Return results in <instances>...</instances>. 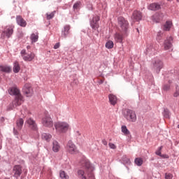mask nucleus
<instances>
[{
    "label": "nucleus",
    "instance_id": "24",
    "mask_svg": "<svg viewBox=\"0 0 179 179\" xmlns=\"http://www.w3.org/2000/svg\"><path fill=\"white\" fill-rule=\"evenodd\" d=\"M123 39L124 36H122V34L116 33L115 34V40L117 41V43H122Z\"/></svg>",
    "mask_w": 179,
    "mask_h": 179
},
{
    "label": "nucleus",
    "instance_id": "17",
    "mask_svg": "<svg viewBox=\"0 0 179 179\" xmlns=\"http://www.w3.org/2000/svg\"><path fill=\"white\" fill-rule=\"evenodd\" d=\"M16 20H17V24L21 26V27H26L27 23L26 22V20H24V19L22 17V16L17 15L16 17Z\"/></svg>",
    "mask_w": 179,
    "mask_h": 179
},
{
    "label": "nucleus",
    "instance_id": "48",
    "mask_svg": "<svg viewBox=\"0 0 179 179\" xmlns=\"http://www.w3.org/2000/svg\"><path fill=\"white\" fill-rule=\"evenodd\" d=\"M177 1V2H179V0H176Z\"/></svg>",
    "mask_w": 179,
    "mask_h": 179
},
{
    "label": "nucleus",
    "instance_id": "34",
    "mask_svg": "<svg viewBox=\"0 0 179 179\" xmlns=\"http://www.w3.org/2000/svg\"><path fill=\"white\" fill-rule=\"evenodd\" d=\"M163 115L164 118H170V115H171L170 110H169V109H164Z\"/></svg>",
    "mask_w": 179,
    "mask_h": 179
},
{
    "label": "nucleus",
    "instance_id": "22",
    "mask_svg": "<svg viewBox=\"0 0 179 179\" xmlns=\"http://www.w3.org/2000/svg\"><path fill=\"white\" fill-rule=\"evenodd\" d=\"M160 8V4L157 3H152L148 6V9H150V10H159Z\"/></svg>",
    "mask_w": 179,
    "mask_h": 179
},
{
    "label": "nucleus",
    "instance_id": "47",
    "mask_svg": "<svg viewBox=\"0 0 179 179\" xmlns=\"http://www.w3.org/2000/svg\"><path fill=\"white\" fill-rule=\"evenodd\" d=\"M159 22V20H156V22L157 23Z\"/></svg>",
    "mask_w": 179,
    "mask_h": 179
},
{
    "label": "nucleus",
    "instance_id": "12",
    "mask_svg": "<svg viewBox=\"0 0 179 179\" xmlns=\"http://www.w3.org/2000/svg\"><path fill=\"white\" fill-rule=\"evenodd\" d=\"M163 68V62L160 60H156L153 63V69L159 73L160 72V69Z\"/></svg>",
    "mask_w": 179,
    "mask_h": 179
},
{
    "label": "nucleus",
    "instance_id": "8",
    "mask_svg": "<svg viewBox=\"0 0 179 179\" xmlns=\"http://www.w3.org/2000/svg\"><path fill=\"white\" fill-rule=\"evenodd\" d=\"M21 57H22L24 61H29L30 62L31 60L34 59L36 55L31 52H27L26 50H22L21 51Z\"/></svg>",
    "mask_w": 179,
    "mask_h": 179
},
{
    "label": "nucleus",
    "instance_id": "11",
    "mask_svg": "<svg viewBox=\"0 0 179 179\" xmlns=\"http://www.w3.org/2000/svg\"><path fill=\"white\" fill-rule=\"evenodd\" d=\"M131 20H133L134 23H135V22H139V20H142V13L138 10L134 11L131 16Z\"/></svg>",
    "mask_w": 179,
    "mask_h": 179
},
{
    "label": "nucleus",
    "instance_id": "27",
    "mask_svg": "<svg viewBox=\"0 0 179 179\" xmlns=\"http://www.w3.org/2000/svg\"><path fill=\"white\" fill-rule=\"evenodd\" d=\"M19 71H20V66L19 65V62H15L13 66V72H15V73H17Z\"/></svg>",
    "mask_w": 179,
    "mask_h": 179
},
{
    "label": "nucleus",
    "instance_id": "25",
    "mask_svg": "<svg viewBox=\"0 0 179 179\" xmlns=\"http://www.w3.org/2000/svg\"><path fill=\"white\" fill-rule=\"evenodd\" d=\"M31 43H37L38 41V33L32 34L30 36Z\"/></svg>",
    "mask_w": 179,
    "mask_h": 179
},
{
    "label": "nucleus",
    "instance_id": "7",
    "mask_svg": "<svg viewBox=\"0 0 179 179\" xmlns=\"http://www.w3.org/2000/svg\"><path fill=\"white\" fill-rule=\"evenodd\" d=\"M42 124L43 127H47L48 128H51V127L54 125L52 119L48 114H45V116L42 118Z\"/></svg>",
    "mask_w": 179,
    "mask_h": 179
},
{
    "label": "nucleus",
    "instance_id": "15",
    "mask_svg": "<svg viewBox=\"0 0 179 179\" xmlns=\"http://www.w3.org/2000/svg\"><path fill=\"white\" fill-rule=\"evenodd\" d=\"M25 124H27L32 131H37V124L33 119L29 118L26 120Z\"/></svg>",
    "mask_w": 179,
    "mask_h": 179
},
{
    "label": "nucleus",
    "instance_id": "10",
    "mask_svg": "<svg viewBox=\"0 0 179 179\" xmlns=\"http://www.w3.org/2000/svg\"><path fill=\"white\" fill-rule=\"evenodd\" d=\"M99 20H100V17L96 15L91 21L90 26L93 30H97L99 29Z\"/></svg>",
    "mask_w": 179,
    "mask_h": 179
},
{
    "label": "nucleus",
    "instance_id": "28",
    "mask_svg": "<svg viewBox=\"0 0 179 179\" xmlns=\"http://www.w3.org/2000/svg\"><path fill=\"white\" fill-rule=\"evenodd\" d=\"M51 138H52L51 134H48L46 133H43L42 134V139H43L44 141H47V142H49V141L51 139Z\"/></svg>",
    "mask_w": 179,
    "mask_h": 179
},
{
    "label": "nucleus",
    "instance_id": "18",
    "mask_svg": "<svg viewBox=\"0 0 179 179\" xmlns=\"http://www.w3.org/2000/svg\"><path fill=\"white\" fill-rule=\"evenodd\" d=\"M61 150V145H59V143L57 141H53L52 142V150L55 153H58Z\"/></svg>",
    "mask_w": 179,
    "mask_h": 179
},
{
    "label": "nucleus",
    "instance_id": "45",
    "mask_svg": "<svg viewBox=\"0 0 179 179\" xmlns=\"http://www.w3.org/2000/svg\"><path fill=\"white\" fill-rule=\"evenodd\" d=\"M102 143H103V145H104L105 146H107V141L103 140V141H102Z\"/></svg>",
    "mask_w": 179,
    "mask_h": 179
},
{
    "label": "nucleus",
    "instance_id": "38",
    "mask_svg": "<svg viewBox=\"0 0 179 179\" xmlns=\"http://www.w3.org/2000/svg\"><path fill=\"white\" fill-rule=\"evenodd\" d=\"M108 146H109V148H110V149H117V145H115L114 143H108Z\"/></svg>",
    "mask_w": 179,
    "mask_h": 179
},
{
    "label": "nucleus",
    "instance_id": "49",
    "mask_svg": "<svg viewBox=\"0 0 179 179\" xmlns=\"http://www.w3.org/2000/svg\"><path fill=\"white\" fill-rule=\"evenodd\" d=\"M168 1H171V0H168Z\"/></svg>",
    "mask_w": 179,
    "mask_h": 179
},
{
    "label": "nucleus",
    "instance_id": "4",
    "mask_svg": "<svg viewBox=\"0 0 179 179\" xmlns=\"http://www.w3.org/2000/svg\"><path fill=\"white\" fill-rule=\"evenodd\" d=\"M55 128L57 132L59 134H65L69 129V124L66 122H57L55 123Z\"/></svg>",
    "mask_w": 179,
    "mask_h": 179
},
{
    "label": "nucleus",
    "instance_id": "39",
    "mask_svg": "<svg viewBox=\"0 0 179 179\" xmlns=\"http://www.w3.org/2000/svg\"><path fill=\"white\" fill-rule=\"evenodd\" d=\"M165 178L166 179H173V174L171 173H165Z\"/></svg>",
    "mask_w": 179,
    "mask_h": 179
},
{
    "label": "nucleus",
    "instance_id": "6",
    "mask_svg": "<svg viewBox=\"0 0 179 179\" xmlns=\"http://www.w3.org/2000/svg\"><path fill=\"white\" fill-rule=\"evenodd\" d=\"M66 149L70 155H78L79 153V150H78V148L74 145L72 141H69L66 145Z\"/></svg>",
    "mask_w": 179,
    "mask_h": 179
},
{
    "label": "nucleus",
    "instance_id": "19",
    "mask_svg": "<svg viewBox=\"0 0 179 179\" xmlns=\"http://www.w3.org/2000/svg\"><path fill=\"white\" fill-rule=\"evenodd\" d=\"M69 30H71V26H64V29L62 31V37H64V38H66L68 34H69Z\"/></svg>",
    "mask_w": 179,
    "mask_h": 179
},
{
    "label": "nucleus",
    "instance_id": "14",
    "mask_svg": "<svg viewBox=\"0 0 179 179\" xmlns=\"http://www.w3.org/2000/svg\"><path fill=\"white\" fill-rule=\"evenodd\" d=\"M23 90L27 97H30V96L33 94V88H31V85L30 84H25Z\"/></svg>",
    "mask_w": 179,
    "mask_h": 179
},
{
    "label": "nucleus",
    "instance_id": "1",
    "mask_svg": "<svg viewBox=\"0 0 179 179\" xmlns=\"http://www.w3.org/2000/svg\"><path fill=\"white\" fill-rule=\"evenodd\" d=\"M82 166L84 167L82 169L78 171V176L81 179H95L94 174H93V170L90 162L87 160H83L82 162Z\"/></svg>",
    "mask_w": 179,
    "mask_h": 179
},
{
    "label": "nucleus",
    "instance_id": "16",
    "mask_svg": "<svg viewBox=\"0 0 179 179\" xmlns=\"http://www.w3.org/2000/svg\"><path fill=\"white\" fill-rule=\"evenodd\" d=\"M13 171H14V176L16 178H19L20 177V174H22V166L19 165H16L13 168Z\"/></svg>",
    "mask_w": 179,
    "mask_h": 179
},
{
    "label": "nucleus",
    "instance_id": "2",
    "mask_svg": "<svg viewBox=\"0 0 179 179\" xmlns=\"http://www.w3.org/2000/svg\"><path fill=\"white\" fill-rule=\"evenodd\" d=\"M9 94L11 96H15V99L7 107V110L10 111L14 108H16L17 106H20L22 104V100L23 97L22 94H20V91L17 87H12L8 90Z\"/></svg>",
    "mask_w": 179,
    "mask_h": 179
},
{
    "label": "nucleus",
    "instance_id": "26",
    "mask_svg": "<svg viewBox=\"0 0 179 179\" xmlns=\"http://www.w3.org/2000/svg\"><path fill=\"white\" fill-rule=\"evenodd\" d=\"M11 71L10 67L8 66H0V72L9 73Z\"/></svg>",
    "mask_w": 179,
    "mask_h": 179
},
{
    "label": "nucleus",
    "instance_id": "33",
    "mask_svg": "<svg viewBox=\"0 0 179 179\" xmlns=\"http://www.w3.org/2000/svg\"><path fill=\"white\" fill-rule=\"evenodd\" d=\"M54 16H55V11H53V12L50 13V14L47 13L46 14V19L48 20H51V19H52L54 17Z\"/></svg>",
    "mask_w": 179,
    "mask_h": 179
},
{
    "label": "nucleus",
    "instance_id": "31",
    "mask_svg": "<svg viewBox=\"0 0 179 179\" xmlns=\"http://www.w3.org/2000/svg\"><path fill=\"white\" fill-rule=\"evenodd\" d=\"M60 178L62 179H69V176L66 175L65 171H61L59 173Z\"/></svg>",
    "mask_w": 179,
    "mask_h": 179
},
{
    "label": "nucleus",
    "instance_id": "43",
    "mask_svg": "<svg viewBox=\"0 0 179 179\" xmlns=\"http://www.w3.org/2000/svg\"><path fill=\"white\" fill-rule=\"evenodd\" d=\"M13 134L14 135H19V131H17V129H16V128H13Z\"/></svg>",
    "mask_w": 179,
    "mask_h": 179
},
{
    "label": "nucleus",
    "instance_id": "46",
    "mask_svg": "<svg viewBox=\"0 0 179 179\" xmlns=\"http://www.w3.org/2000/svg\"><path fill=\"white\" fill-rule=\"evenodd\" d=\"M27 48L28 50H30V48H31V47L30 45H27Z\"/></svg>",
    "mask_w": 179,
    "mask_h": 179
},
{
    "label": "nucleus",
    "instance_id": "29",
    "mask_svg": "<svg viewBox=\"0 0 179 179\" xmlns=\"http://www.w3.org/2000/svg\"><path fill=\"white\" fill-rule=\"evenodd\" d=\"M114 47V42L113 41H108L106 43V48L108 50H111Z\"/></svg>",
    "mask_w": 179,
    "mask_h": 179
},
{
    "label": "nucleus",
    "instance_id": "42",
    "mask_svg": "<svg viewBox=\"0 0 179 179\" xmlns=\"http://www.w3.org/2000/svg\"><path fill=\"white\" fill-rule=\"evenodd\" d=\"M60 43H57L55 45H54V49L55 50H58V48H59L60 47Z\"/></svg>",
    "mask_w": 179,
    "mask_h": 179
},
{
    "label": "nucleus",
    "instance_id": "23",
    "mask_svg": "<svg viewBox=\"0 0 179 179\" xmlns=\"http://www.w3.org/2000/svg\"><path fill=\"white\" fill-rule=\"evenodd\" d=\"M171 26H173L171 21H166L165 24H164L163 30L169 31H170V29H171Z\"/></svg>",
    "mask_w": 179,
    "mask_h": 179
},
{
    "label": "nucleus",
    "instance_id": "30",
    "mask_svg": "<svg viewBox=\"0 0 179 179\" xmlns=\"http://www.w3.org/2000/svg\"><path fill=\"white\" fill-rule=\"evenodd\" d=\"M122 129V132L124 134V135H129L130 132L129 130H128V128H127V126H122L121 127Z\"/></svg>",
    "mask_w": 179,
    "mask_h": 179
},
{
    "label": "nucleus",
    "instance_id": "13",
    "mask_svg": "<svg viewBox=\"0 0 179 179\" xmlns=\"http://www.w3.org/2000/svg\"><path fill=\"white\" fill-rule=\"evenodd\" d=\"M173 37L169 36V38H166V40L164 41V48L166 51L167 50H170L171 47H173Z\"/></svg>",
    "mask_w": 179,
    "mask_h": 179
},
{
    "label": "nucleus",
    "instance_id": "3",
    "mask_svg": "<svg viewBox=\"0 0 179 179\" xmlns=\"http://www.w3.org/2000/svg\"><path fill=\"white\" fill-rule=\"evenodd\" d=\"M123 117L129 122H136V113L131 109H125L123 111Z\"/></svg>",
    "mask_w": 179,
    "mask_h": 179
},
{
    "label": "nucleus",
    "instance_id": "40",
    "mask_svg": "<svg viewBox=\"0 0 179 179\" xmlns=\"http://www.w3.org/2000/svg\"><path fill=\"white\" fill-rule=\"evenodd\" d=\"M151 51H153V46L150 45L147 48V52H150Z\"/></svg>",
    "mask_w": 179,
    "mask_h": 179
},
{
    "label": "nucleus",
    "instance_id": "5",
    "mask_svg": "<svg viewBox=\"0 0 179 179\" xmlns=\"http://www.w3.org/2000/svg\"><path fill=\"white\" fill-rule=\"evenodd\" d=\"M118 24L120 27V31L123 33V34H127L128 27H129V23H128V21L123 17H118Z\"/></svg>",
    "mask_w": 179,
    "mask_h": 179
},
{
    "label": "nucleus",
    "instance_id": "37",
    "mask_svg": "<svg viewBox=\"0 0 179 179\" xmlns=\"http://www.w3.org/2000/svg\"><path fill=\"white\" fill-rule=\"evenodd\" d=\"M162 149H163V146L159 147V150L157 151H156L155 153H156V155H157V156H161V157L162 156V152H161Z\"/></svg>",
    "mask_w": 179,
    "mask_h": 179
},
{
    "label": "nucleus",
    "instance_id": "32",
    "mask_svg": "<svg viewBox=\"0 0 179 179\" xmlns=\"http://www.w3.org/2000/svg\"><path fill=\"white\" fill-rule=\"evenodd\" d=\"M134 162L137 166H142L143 164V159L142 158H136Z\"/></svg>",
    "mask_w": 179,
    "mask_h": 179
},
{
    "label": "nucleus",
    "instance_id": "36",
    "mask_svg": "<svg viewBox=\"0 0 179 179\" xmlns=\"http://www.w3.org/2000/svg\"><path fill=\"white\" fill-rule=\"evenodd\" d=\"M162 37H163V34L162 32H158L157 35V40H158V41H160Z\"/></svg>",
    "mask_w": 179,
    "mask_h": 179
},
{
    "label": "nucleus",
    "instance_id": "35",
    "mask_svg": "<svg viewBox=\"0 0 179 179\" xmlns=\"http://www.w3.org/2000/svg\"><path fill=\"white\" fill-rule=\"evenodd\" d=\"M73 8L74 10L79 9V8H80V2L78 1L76 3H74Z\"/></svg>",
    "mask_w": 179,
    "mask_h": 179
},
{
    "label": "nucleus",
    "instance_id": "21",
    "mask_svg": "<svg viewBox=\"0 0 179 179\" xmlns=\"http://www.w3.org/2000/svg\"><path fill=\"white\" fill-rule=\"evenodd\" d=\"M24 124V120L22 118H20L16 121V128L18 131H21L23 128V124Z\"/></svg>",
    "mask_w": 179,
    "mask_h": 179
},
{
    "label": "nucleus",
    "instance_id": "9",
    "mask_svg": "<svg viewBox=\"0 0 179 179\" xmlns=\"http://www.w3.org/2000/svg\"><path fill=\"white\" fill-rule=\"evenodd\" d=\"M13 34V27L7 26L3 31L1 34V37H3V38H5V37H7V38H9L10 36H12Z\"/></svg>",
    "mask_w": 179,
    "mask_h": 179
},
{
    "label": "nucleus",
    "instance_id": "44",
    "mask_svg": "<svg viewBox=\"0 0 179 179\" xmlns=\"http://www.w3.org/2000/svg\"><path fill=\"white\" fill-rule=\"evenodd\" d=\"M82 134L79 131H76V136H80Z\"/></svg>",
    "mask_w": 179,
    "mask_h": 179
},
{
    "label": "nucleus",
    "instance_id": "41",
    "mask_svg": "<svg viewBox=\"0 0 179 179\" xmlns=\"http://www.w3.org/2000/svg\"><path fill=\"white\" fill-rule=\"evenodd\" d=\"M163 89H164V90H166V91L170 90V85H164Z\"/></svg>",
    "mask_w": 179,
    "mask_h": 179
},
{
    "label": "nucleus",
    "instance_id": "20",
    "mask_svg": "<svg viewBox=\"0 0 179 179\" xmlns=\"http://www.w3.org/2000/svg\"><path fill=\"white\" fill-rule=\"evenodd\" d=\"M108 99H109V103L112 106H115V104H117V101H118L117 96L113 94H110L108 95Z\"/></svg>",
    "mask_w": 179,
    "mask_h": 179
}]
</instances>
